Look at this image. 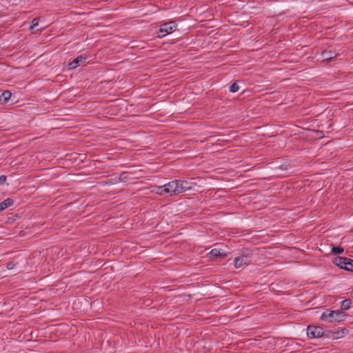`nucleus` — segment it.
I'll use <instances>...</instances> for the list:
<instances>
[{"label":"nucleus","instance_id":"obj_1","mask_svg":"<svg viewBox=\"0 0 353 353\" xmlns=\"http://www.w3.org/2000/svg\"><path fill=\"white\" fill-rule=\"evenodd\" d=\"M333 263L340 268L353 272V260L343 256H336L332 260Z\"/></svg>","mask_w":353,"mask_h":353},{"label":"nucleus","instance_id":"obj_2","mask_svg":"<svg viewBox=\"0 0 353 353\" xmlns=\"http://www.w3.org/2000/svg\"><path fill=\"white\" fill-rule=\"evenodd\" d=\"M177 25L175 21H170L163 23L158 31V37L162 38L176 30Z\"/></svg>","mask_w":353,"mask_h":353},{"label":"nucleus","instance_id":"obj_3","mask_svg":"<svg viewBox=\"0 0 353 353\" xmlns=\"http://www.w3.org/2000/svg\"><path fill=\"white\" fill-rule=\"evenodd\" d=\"M177 184H179V194L192 190L196 185V183L188 179H178Z\"/></svg>","mask_w":353,"mask_h":353},{"label":"nucleus","instance_id":"obj_4","mask_svg":"<svg viewBox=\"0 0 353 353\" xmlns=\"http://www.w3.org/2000/svg\"><path fill=\"white\" fill-rule=\"evenodd\" d=\"M324 329L322 327L308 325L307 327V336L308 338H319L323 336Z\"/></svg>","mask_w":353,"mask_h":353},{"label":"nucleus","instance_id":"obj_5","mask_svg":"<svg viewBox=\"0 0 353 353\" xmlns=\"http://www.w3.org/2000/svg\"><path fill=\"white\" fill-rule=\"evenodd\" d=\"M88 56L86 54H81L73 59L72 61L68 64L69 70H74L79 65H85L87 63Z\"/></svg>","mask_w":353,"mask_h":353},{"label":"nucleus","instance_id":"obj_6","mask_svg":"<svg viewBox=\"0 0 353 353\" xmlns=\"http://www.w3.org/2000/svg\"><path fill=\"white\" fill-rule=\"evenodd\" d=\"M178 179L173 180L165 184L168 191L170 192V195H179Z\"/></svg>","mask_w":353,"mask_h":353},{"label":"nucleus","instance_id":"obj_7","mask_svg":"<svg viewBox=\"0 0 353 353\" xmlns=\"http://www.w3.org/2000/svg\"><path fill=\"white\" fill-rule=\"evenodd\" d=\"M250 263V260L248 256L243 255L236 257L234 261L235 268H239L243 266L248 265Z\"/></svg>","mask_w":353,"mask_h":353},{"label":"nucleus","instance_id":"obj_8","mask_svg":"<svg viewBox=\"0 0 353 353\" xmlns=\"http://www.w3.org/2000/svg\"><path fill=\"white\" fill-rule=\"evenodd\" d=\"M338 53L336 52V50H332L331 49H325L321 52V57L323 60L327 62L331 61L332 59L336 57Z\"/></svg>","mask_w":353,"mask_h":353},{"label":"nucleus","instance_id":"obj_9","mask_svg":"<svg viewBox=\"0 0 353 353\" xmlns=\"http://www.w3.org/2000/svg\"><path fill=\"white\" fill-rule=\"evenodd\" d=\"M130 173L128 172H122L120 174V176L117 179H114L115 182H112V180H110L108 181H106L105 184H114L119 182L125 183L129 179H131V178L130 177Z\"/></svg>","mask_w":353,"mask_h":353},{"label":"nucleus","instance_id":"obj_10","mask_svg":"<svg viewBox=\"0 0 353 353\" xmlns=\"http://www.w3.org/2000/svg\"><path fill=\"white\" fill-rule=\"evenodd\" d=\"M210 259L213 260L214 258L220 257L224 259L227 256V253L225 252H221L219 249L214 248L208 254Z\"/></svg>","mask_w":353,"mask_h":353},{"label":"nucleus","instance_id":"obj_11","mask_svg":"<svg viewBox=\"0 0 353 353\" xmlns=\"http://www.w3.org/2000/svg\"><path fill=\"white\" fill-rule=\"evenodd\" d=\"M334 312L333 321L336 322L344 321L347 316V314L343 310H334Z\"/></svg>","mask_w":353,"mask_h":353},{"label":"nucleus","instance_id":"obj_12","mask_svg":"<svg viewBox=\"0 0 353 353\" xmlns=\"http://www.w3.org/2000/svg\"><path fill=\"white\" fill-rule=\"evenodd\" d=\"M334 313H335L334 310H332L330 309H327L321 314V320L328 321L329 322H332Z\"/></svg>","mask_w":353,"mask_h":353},{"label":"nucleus","instance_id":"obj_13","mask_svg":"<svg viewBox=\"0 0 353 353\" xmlns=\"http://www.w3.org/2000/svg\"><path fill=\"white\" fill-rule=\"evenodd\" d=\"M13 203L14 201L10 198L5 199L3 202L0 203V212L4 210L8 207L12 206Z\"/></svg>","mask_w":353,"mask_h":353},{"label":"nucleus","instance_id":"obj_14","mask_svg":"<svg viewBox=\"0 0 353 353\" xmlns=\"http://www.w3.org/2000/svg\"><path fill=\"white\" fill-rule=\"evenodd\" d=\"M12 93L9 90H6L2 92L0 96V101L3 103H6L10 100Z\"/></svg>","mask_w":353,"mask_h":353},{"label":"nucleus","instance_id":"obj_15","mask_svg":"<svg viewBox=\"0 0 353 353\" xmlns=\"http://www.w3.org/2000/svg\"><path fill=\"white\" fill-rule=\"evenodd\" d=\"M346 332V329H341L333 331V339H338L343 337Z\"/></svg>","mask_w":353,"mask_h":353},{"label":"nucleus","instance_id":"obj_16","mask_svg":"<svg viewBox=\"0 0 353 353\" xmlns=\"http://www.w3.org/2000/svg\"><path fill=\"white\" fill-rule=\"evenodd\" d=\"M352 303V301L350 299H346L342 301L340 303L341 310H348L349 308L351 307Z\"/></svg>","mask_w":353,"mask_h":353},{"label":"nucleus","instance_id":"obj_17","mask_svg":"<svg viewBox=\"0 0 353 353\" xmlns=\"http://www.w3.org/2000/svg\"><path fill=\"white\" fill-rule=\"evenodd\" d=\"M344 252V248L341 246H332L331 253L335 255L341 254Z\"/></svg>","mask_w":353,"mask_h":353},{"label":"nucleus","instance_id":"obj_18","mask_svg":"<svg viewBox=\"0 0 353 353\" xmlns=\"http://www.w3.org/2000/svg\"><path fill=\"white\" fill-rule=\"evenodd\" d=\"M159 190H161V192H158V194L165 195L168 194L170 195V192L168 191V188L165 186V184L163 185L159 186Z\"/></svg>","mask_w":353,"mask_h":353},{"label":"nucleus","instance_id":"obj_19","mask_svg":"<svg viewBox=\"0 0 353 353\" xmlns=\"http://www.w3.org/2000/svg\"><path fill=\"white\" fill-rule=\"evenodd\" d=\"M239 90V86L237 84V82L233 83L230 87H229V91L231 92H236Z\"/></svg>","mask_w":353,"mask_h":353},{"label":"nucleus","instance_id":"obj_20","mask_svg":"<svg viewBox=\"0 0 353 353\" xmlns=\"http://www.w3.org/2000/svg\"><path fill=\"white\" fill-rule=\"evenodd\" d=\"M39 18H34L32 21V23L30 26V30H34L35 28H37L39 26Z\"/></svg>","mask_w":353,"mask_h":353},{"label":"nucleus","instance_id":"obj_21","mask_svg":"<svg viewBox=\"0 0 353 353\" xmlns=\"http://www.w3.org/2000/svg\"><path fill=\"white\" fill-rule=\"evenodd\" d=\"M323 336L333 339V330H324Z\"/></svg>","mask_w":353,"mask_h":353},{"label":"nucleus","instance_id":"obj_22","mask_svg":"<svg viewBox=\"0 0 353 353\" xmlns=\"http://www.w3.org/2000/svg\"><path fill=\"white\" fill-rule=\"evenodd\" d=\"M15 267V263L12 261H9L6 263V268L8 270H12Z\"/></svg>","mask_w":353,"mask_h":353},{"label":"nucleus","instance_id":"obj_23","mask_svg":"<svg viewBox=\"0 0 353 353\" xmlns=\"http://www.w3.org/2000/svg\"><path fill=\"white\" fill-rule=\"evenodd\" d=\"M7 180V176L5 175L0 176V185L6 183Z\"/></svg>","mask_w":353,"mask_h":353},{"label":"nucleus","instance_id":"obj_24","mask_svg":"<svg viewBox=\"0 0 353 353\" xmlns=\"http://www.w3.org/2000/svg\"><path fill=\"white\" fill-rule=\"evenodd\" d=\"M19 218V216L17 214L14 215V216H12V217H9L8 218V220L10 222H12V221H16V219Z\"/></svg>","mask_w":353,"mask_h":353},{"label":"nucleus","instance_id":"obj_25","mask_svg":"<svg viewBox=\"0 0 353 353\" xmlns=\"http://www.w3.org/2000/svg\"><path fill=\"white\" fill-rule=\"evenodd\" d=\"M153 191L155 192L157 194H158V192H161V190H159V186L155 185L153 187Z\"/></svg>","mask_w":353,"mask_h":353}]
</instances>
